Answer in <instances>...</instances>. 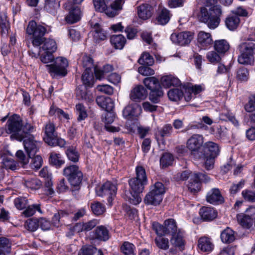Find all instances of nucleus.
Returning <instances> with one entry per match:
<instances>
[{
  "label": "nucleus",
  "mask_w": 255,
  "mask_h": 255,
  "mask_svg": "<svg viewBox=\"0 0 255 255\" xmlns=\"http://www.w3.org/2000/svg\"><path fill=\"white\" fill-rule=\"evenodd\" d=\"M240 52L241 54L238 59L239 63L243 65L251 64L252 56L244 50H240Z\"/></svg>",
  "instance_id": "nucleus-55"
},
{
  "label": "nucleus",
  "mask_w": 255,
  "mask_h": 255,
  "mask_svg": "<svg viewBox=\"0 0 255 255\" xmlns=\"http://www.w3.org/2000/svg\"><path fill=\"white\" fill-rule=\"evenodd\" d=\"M81 1L75 2V1H66L64 4L65 9L69 11V14L65 17L66 21L72 24L78 21L81 18V10L79 7Z\"/></svg>",
  "instance_id": "nucleus-10"
},
{
  "label": "nucleus",
  "mask_w": 255,
  "mask_h": 255,
  "mask_svg": "<svg viewBox=\"0 0 255 255\" xmlns=\"http://www.w3.org/2000/svg\"><path fill=\"white\" fill-rule=\"evenodd\" d=\"M68 159L73 162L79 160V154L78 151L73 147H69L66 151Z\"/></svg>",
  "instance_id": "nucleus-53"
},
{
  "label": "nucleus",
  "mask_w": 255,
  "mask_h": 255,
  "mask_svg": "<svg viewBox=\"0 0 255 255\" xmlns=\"http://www.w3.org/2000/svg\"><path fill=\"white\" fill-rule=\"evenodd\" d=\"M34 129V126L27 122L23 123L19 115L14 114L8 118L5 130L7 133L10 134L11 139L21 141L28 137Z\"/></svg>",
  "instance_id": "nucleus-1"
},
{
  "label": "nucleus",
  "mask_w": 255,
  "mask_h": 255,
  "mask_svg": "<svg viewBox=\"0 0 255 255\" xmlns=\"http://www.w3.org/2000/svg\"><path fill=\"white\" fill-rule=\"evenodd\" d=\"M93 37L96 42L104 40L107 38L105 31L101 27L98 23L95 24L94 27Z\"/></svg>",
  "instance_id": "nucleus-36"
},
{
  "label": "nucleus",
  "mask_w": 255,
  "mask_h": 255,
  "mask_svg": "<svg viewBox=\"0 0 255 255\" xmlns=\"http://www.w3.org/2000/svg\"><path fill=\"white\" fill-rule=\"evenodd\" d=\"M113 70V67L110 64L105 65L102 70L98 67L94 68V73L97 79L101 80L106 77V74Z\"/></svg>",
  "instance_id": "nucleus-35"
},
{
  "label": "nucleus",
  "mask_w": 255,
  "mask_h": 255,
  "mask_svg": "<svg viewBox=\"0 0 255 255\" xmlns=\"http://www.w3.org/2000/svg\"><path fill=\"white\" fill-rule=\"evenodd\" d=\"M198 248L204 252H210L214 249V244L211 239L206 237H201L198 240Z\"/></svg>",
  "instance_id": "nucleus-28"
},
{
  "label": "nucleus",
  "mask_w": 255,
  "mask_h": 255,
  "mask_svg": "<svg viewBox=\"0 0 255 255\" xmlns=\"http://www.w3.org/2000/svg\"><path fill=\"white\" fill-rule=\"evenodd\" d=\"M44 132L43 140L45 143L52 146H59L64 147L66 141L58 136L56 131V128L54 124L50 121L45 124L43 128Z\"/></svg>",
  "instance_id": "nucleus-3"
},
{
  "label": "nucleus",
  "mask_w": 255,
  "mask_h": 255,
  "mask_svg": "<svg viewBox=\"0 0 255 255\" xmlns=\"http://www.w3.org/2000/svg\"><path fill=\"white\" fill-rule=\"evenodd\" d=\"M11 248V243L9 240L5 237H0V249L3 253L4 252L9 253Z\"/></svg>",
  "instance_id": "nucleus-64"
},
{
  "label": "nucleus",
  "mask_w": 255,
  "mask_h": 255,
  "mask_svg": "<svg viewBox=\"0 0 255 255\" xmlns=\"http://www.w3.org/2000/svg\"><path fill=\"white\" fill-rule=\"evenodd\" d=\"M63 175L71 186L79 187L83 179V174L78 166L72 165L65 167L63 170Z\"/></svg>",
  "instance_id": "nucleus-9"
},
{
  "label": "nucleus",
  "mask_w": 255,
  "mask_h": 255,
  "mask_svg": "<svg viewBox=\"0 0 255 255\" xmlns=\"http://www.w3.org/2000/svg\"><path fill=\"white\" fill-rule=\"evenodd\" d=\"M115 118V114L113 111L107 112L104 117H103L102 120L105 124V128L107 131L115 132L120 130V128L119 127H114L110 125V124L114 121Z\"/></svg>",
  "instance_id": "nucleus-20"
},
{
  "label": "nucleus",
  "mask_w": 255,
  "mask_h": 255,
  "mask_svg": "<svg viewBox=\"0 0 255 255\" xmlns=\"http://www.w3.org/2000/svg\"><path fill=\"white\" fill-rule=\"evenodd\" d=\"M49 162L51 164L58 168L64 163V161L61 159L60 154L51 153L49 157Z\"/></svg>",
  "instance_id": "nucleus-46"
},
{
  "label": "nucleus",
  "mask_w": 255,
  "mask_h": 255,
  "mask_svg": "<svg viewBox=\"0 0 255 255\" xmlns=\"http://www.w3.org/2000/svg\"><path fill=\"white\" fill-rule=\"evenodd\" d=\"M92 212L96 216L102 215L106 211L105 206L101 203L95 201L91 204Z\"/></svg>",
  "instance_id": "nucleus-47"
},
{
  "label": "nucleus",
  "mask_w": 255,
  "mask_h": 255,
  "mask_svg": "<svg viewBox=\"0 0 255 255\" xmlns=\"http://www.w3.org/2000/svg\"><path fill=\"white\" fill-rule=\"evenodd\" d=\"M217 51H210L207 54L206 57L212 63H219L221 60V57Z\"/></svg>",
  "instance_id": "nucleus-61"
},
{
  "label": "nucleus",
  "mask_w": 255,
  "mask_h": 255,
  "mask_svg": "<svg viewBox=\"0 0 255 255\" xmlns=\"http://www.w3.org/2000/svg\"><path fill=\"white\" fill-rule=\"evenodd\" d=\"M150 191L144 199L146 205L157 206L160 204L163 199V195L165 192V187L160 182H156L150 188Z\"/></svg>",
  "instance_id": "nucleus-6"
},
{
  "label": "nucleus",
  "mask_w": 255,
  "mask_h": 255,
  "mask_svg": "<svg viewBox=\"0 0 255 255\" xmlns=\"http://www.w3.org/2000/svg\"><path fill=\"white\" fill-rule=\"evenodd\" d=\"M143 83L150 91L161 86L158 80L154 77L145 78L143 80Z\"/></svg>",
  "instance_id": "nucleus-40"
},
{
  "label": "nucleus",
  "mask_w": 255,
  "mask_h": 255,
  "mask_svg": "<svg viewBox=\"0 0 255 255\" xmlns=\"http://www.w3.org/2000/svg\"><path fill=\"white\" fill-rule=\"evenodd\" d=\"M193 38V34L189 31L172 33L170 36V39L173 43L181 46L188 45Z\"/></svg>",
  "instance_id": "nucleus-13"
},
{
  "label": "nucleus",
  "mask_w": 255,
  "mask_h": 255,
  "mask_svg": "<svg viewBox=\"0 0 255 255\" xmlns=\"http://www.w3.org/2000/svg\"><path fill=\"white\" fill-rule=\"evenodd\" d=\"M197 42L201 47L204 49L210 47L213 43V39L211 34L203 31H200L198 34Z\"/></svg>",
  "instance_id": "nucleus-21"
},
{
  "label": "nucleus",
  "mask_w": 255,
  "mask_h": 255,
  "mask_svg": "<svg viewBox=\"0 0 255 255\" xmlns=\"http://www.w3.org/2000/svg\"><path fill=\"white\" fill-rule=\"evenodd\" d=\"M200 215L204 221H208L215 219L217 216V212L212 208L203 207L200 209Z\"/></svg>",
  "instance_id": "nucleus-27"
},
{
  "label": "nucleus",
  "mask_w": 255,
  "mask_h": 255,
  "mask_svg": "<svg viewBox=\"0 0 255 255\" xmlns=\"http://www.w3.org/2000/svg\"><path fill=\"white\" fill-rule=\"evenodd\" d=\"M141 111V107L137 104H131L126 106L123 111V116L127 119L137 117Z\"/></svg>",
  "instance_id": "nucleus-24"
},
{
  "label": "nucleus",
  "mask_w": 255,
  "mask_h": 255,
  "mask_svg": "<svg viewBox=\"0 0 255 255\" xmlns=\"http://www.w3.org/2000/svg\"><path fill=\"white\" fill-rule=\"evenodd\" d=\"M0 28L1 34H6L9 28V24L7 16L4 12L0 13Z\"/></svg>",
  "instance_id": "nucleus-45"
},
{
  "label": "nucleus",
  "mask_w": 255,
  "mask_h": 255,
  "mask_svg": "<svg viewBox=\"0 0 255 255\" xmlns=\"http://www.w3.org/2000/svg\"><path fill=\"white\" fill-rule=\"evenodd\" d=\"M147 95L146 90L143 86L138 85L134 87L130 94V98L135 102H139L144 100Z\"/></svg>",
  "instance_id": "nucleus-19"
},
{
  "label": "nucleus",
  "mask_w": 255,
  "mask_h": 255,
  "mask_svg": "<svg viewBox=\"0 0 255 255\" xmlns=\"http://www.w3.org/2000/svg\"><path fill=\"white\" fill-rule=\"evenodd\" d=\"M173 156L169 153H164L162 154L160 158V164L163 167H166L170 165L173 162Z\"/></svg>",
  "instance_id": "nucleus-59"
},
{
  "label": "nucleus",
  "mask_w": 255,
  "mask_h": 255,
  "mask_svg": "<svg viewBox=\"0 0 255 255\" xmlns=\"http://www.w3.org/2000/svg\"><path fill=\"white\" fill-rule=\"evenodd\" d=\"M25 186L32 190H37L42 185L41 182L38 179L34 178L25 181Z\"/></svg>",
  "instance_id": "nucleus-58"
},
{
  "label": "nucleus",
  "mask_w": 255,
  "mask_h": 255,
  "mask_svg": "<svg viewBox=\"0 0 255 255\" xmlns=\"http://www.w3.org/2000/svg\"><path fill=\"white\" fill-rule=\"evenodd\" d=\"M163 92L162 90L161 87L152 90L150 91L149 95V100L153 103H158L160 99L163 96Z\"/></svg>",
  "instance_id": "nucleus-44"
},
{
  "label": "nucleus",
  "mask_w": 255,
  "mask_h": 255,
  "mask_svg": "<svg viewBox=\"0 0 255 255\" xmlns=\"http://www.w3.org/2000/svg\"><path fill=\"white\" fill-rule=\"evenodd\" d=\"M75 110L78 115V121L84 120L88 116L86 108L82 104H78L75 106Z\"/></svg>",
  "instance_id": "nucleus-50"
},
{
  "label": "nucleus",
  "mask_w": 255,
  "mask_h": 255,
  "mask_svg": "<svg viewBox=\"0 0 255 255\" xmlns=\"http://www.w3.org/2000/svg\"><path fill=\"white\" fill-rule=\"evenodd\" d=\"M221 239L223 243L233 242L235 239L234 232L230 228H227L221 233Z\"/></svg>",
  "instance_id": "nucleus-39"
},
{
  "label": "nucleus",
  "mask_w": 255,
  "mask_h": 255,
  "mask_svg": "<svg viewBox=\"0 0 255 255\" xmlns=\"http://www.w3.org/2000/svg\"><path fill=\"white\" fill-rule=\"evenodd\" d=\"M112 45L117 49H122L126 42V39L122 34L113 35L110 38Z\"/></svg>",
  "instance_id": "nucleus-33"
},
{
  "label": "nucleus",
  "mask_w": 255,
  "mask_h": 255,
  "mask_svg": "<svg viewBox=\"0 0 255 255\" xmlns=\"http://www.w3.org/2000/svg\"><path fill=\"white\" fill-rule=\"evenodd\" d=\"M254 42H255V32L249 35L247 41L239 45V50H244L249 55L253 56L255 54V43Z\"/></svg>",
  "instance_id": "nucleus-17"
},
{
  "label": "nucleus",
  "mask_w": 255,
  "mask_h": 255,
  "mask_svg": "<svg viewBox=\"0 0 255 255\" xmlns=\"http://www.w3.org/2000/svg\"><path fill=\"white\" fill-rule=\"evenodd\" d=\"M117 188L116 185L110 182L107 181L105 183L100 189L101 194H99V196L107 195L108 196V201L109 203H111L113 197L115 196L117 193Z\"/></svg>",
  "instance_id": "nucleus-15"
},
{
  "label": "nucleus",
  "mask_w": 255,
  "mask_h": 255,
  "mask_svg": "<svg viewBox=\"0 0 255 255\" xmlns=\"http://www.w3.org/2000/svg\"><path fill=\"white\" fill-rule=\"evenodd\" d=\"M60 6V1H45L44 9L49 13H54Z\"/></svg>",
  "instance_id": "nucleus-52"
},
{
  "label": "nucleus",
  "mask_w": 255,
  "mask_h": 255,
  "mask_svg": "<svg viewBox=\"0 0 255 255\" xmlns=\"http://www.w3.org/2000/svg\"><path fill=\"white\" fill-rule=\"evenodd\" d=\"M135 172L136 176L132 178L147 184L148 180L145 169L142 166H138L136 167Z\"/></svg>",
  "instance_id": "nucleus-43"
},
{
  "label": "nucleus",
  "mask_w": 255,
  "mask_h": 255,
  "mask_svg": "<svg viewBox=\"0 0 255 255\" xmlns=\"http://www.w3.org/2000/svg\"><path fill=\"white\" fill-rule=\"evenodd\" d=\"M153 11V7L147 3H143L137 7V14L141 19L145 20L150 18Z\"/></svg>",
  "instance_id": "nucleus-25"
},
{
  "label": "nucleus",
  "mask_w": 255,
  "mask_h": 255,
  "mask_svg": "<svg viewBox=\"0 0 255 255\" xmlns=\"http://www.w3.org/2000/svg\"><path fill=\"white\" fill-rule=\"evenodd\" d=\"M94 235L95 239L102 241H106L110 238L109 231L103 226L96 228L94 231Z\"/></svg>",
  "instance_id": "nucleus-32"
},
{
  "label": "nucleus",
  "mask_w": 255,
  "mask_h": 255,
  "mask_svg": "<svg viewBox=\"0 0 255 255\" xmlns=\"http://www.w3.org/2000/svg\"><path fill=\"white\" fill-rule=\"evenodd\" d=\"M202 151L204 155L201 158L208 156L216 157L219 154L220 148L217 143L208 141L203 145Z\"/></svg>",
  "instance_id": "nucleus-16"
},
{
  "label": "nucleus",
  "mask_w": 255,
  "mask_h": 255,
  "mask_svg": "<svg viewBox=\"0 0 255 255\" xmlns=\"http://www.w3.org/2000/svg\"><path fill=\"white\" fill-rule=\"evenodd\" d=\"M130 191L126 192V200L133 205L138 204L141 201L140 194L143 192L146 184L132 178L128 180Z\"/></svg>",
  "instance_id": "nucleus-5"
},
{
  "label": "nucleus",
  "mask_w": 255,
  "mask_h": 255,
  "mask_svg": "<svg viewBox=\"0 0 255 255\" xmlns=\"http://www.w3.org/2000/svg\"><path fill=\"white\" fill-rule=\"evenodd\" d=\"M204 137L199 134H193L187 141L186 146L196 159H200L204 155L203 153Z\"/></svg>",
  "instance_id": "nucleus-7"
},
{
  "label": "nucleus",
  "mask_w": 255,
  "mask_h": 255,
  "mask_svg": "<svg viewBox=\"0 0 255 255\" xmlns=\"http://www.w3.org/2000/svg\"><path fill=\"white\" fill-rule=\"evenodd\" d=\"M24 227L31 232L36 231L39 227L38 219L33 218L27 220L25 222Z\"/></svg>",
  "instance_id": "nucleus-57"
},
{
  "label": "nucleus",
  "mask_w": 255,
  "mask_h": 255,
  "mask_svg": "<svg viewBox=\"0 0 255 255\" xmlns=\"http://www.w3.org/2000/svg\"><path fill=\"white\" fill-rule=\"evenodd\" d=\"M93 1L95 9L100 12L105 13L109 17H114L117 14L116 11L122 8L123 1H114L108 4L109 1Z\"/></svg>",
  "instance_id": "nucleus-8"
},
{
  "label": "nucleus",
  "mask_w": 255,
  "mask_h": 255,
  "mask_svg": "<svg viewBox=\"0 0 255 255\" xmlns=\"http://www.w3.org/2000/svg\"><path fill=\"white\" fill-rule=\"evenodd\" d=\"M82 64L83 67L85 68V71L92 70V69L94 70V68L96 67L93 64L92 58L87 55H84L83 56Z\"/></svg>",
  "instance_id": "nucleus-54"
},
{
  "label": "nucleus",
  "mask_w": 255,
  "mask_h": 255,
  "mask_svg": "<svg viewBox=\"0 0 255 255\" xmlns=\"http://www.w3.org/2000/svg\"><path fill=\"white\" fill-rule=\"evenodd\" d=\"M42 47H39V50H42L45 52L53 53L57 49V45L55 41L52 39L45 38L42 43Z\"/></svg>",
  "instance_id": "nucleus-34"
},
{
  "label": "nucleus",
  "mask_w": 255,
  "mask_h": 255,
  "mask_svg": "<svg viewBox=\"0 0 255 255\" xmlns=\"http://www.w3.org/2000/svg\"><path fill=\"white\" fill-rule=\"evenodd\" d=\"M225 23L226 27L229 30H234L239 26L240 23V19L237 15L231 14L226 18Z\"/></svg>",
  "instance_id": "nucleus-30"
},
{
  "label": "nucleus",
  "mask_w": 255,
  "mask_h": 255,
  "mask_svg": "<svg viewBox=\"0 0 255 255\" xmlns=\"http://www.w3.org/2000/svg\"><path fill=\"white\" fill-rule=\"evenodd\" d=\"M98 106L104 109L106 112L112 111L114 108V103L109 97L98 96L96 99Z\"/></svg>",
  "instance_id": "nucleus-23"
},
{
  "label": "nucleus",
  "mask_w": 255,
  "mask_h": 255,
  "mask_svg": "<svg viewBox=\"0 0 255 255\" xmlns=\"http://www.w3.org/2000/svg\"><path fill=\"white\" fill-rule=\"evenodd\" d=\"M173 131L172 125L169 124H165L161 128H158L156 133L157 139L164 142V137L171 136Z\"/></svg>",
  "instance_id": "nucleus-26"
},
{
  "label": "nucleus",
  "mask_w": 255,
  "mask_h": 255,
  "mask_svg": "<svg viewBox=\"0 0 255 255\" xmlns=\"http://www.w3.org/2000/svg\"><path fill=\"white\" fill-rule=\"evenodd\" d=\"M161 84L166 88L171 86H178L180 84V80L171 75L162 76L160 79Z\"/></svg>",
  "instance_id": "nucleus-31"
},
{
  "label": "nucleus",
  "mask_w": 255,
  "mask_h": 255,
  "mask_svg": "<svg viewBox=\"0 0 255 255\" xmlns=\"http://www.w3.org/2000/svg\"><path fill=\"white\" fill-rule=\"evenodd\" d=\"M206 200L213 205H219L223 203L224 201V198L218 188H213L208 192L206 195Z\"/></svg>",
  "instance_id": "nucleus-18"
},
{
  "label": "nucleus",
  "mask_w": 255,
  "mask_h": 255,
  "mask_svg": "<svg viewBox=\"0 0 255 255\" xmlns=\"http://www.w3.org/2000/svg\"><path fill=\"white\" fill-rule=\"evenodd\" d=\"M139 64L142 65L151 66L154 63V59L147 52H144L138 60Z\"/></svg>",
  "instance_id": "nucleus-48"
},
{
  "label": "nucleus",
  "mask_w": 255,
  "mask_h": 255,
  "mask_svg": "<svg viewBox=\"0 0 255 255\" xmlns=\"http://www.w3.org/2000/svg\"><path fill=\"white\" fill-rule=\"evenodd\" d=\"M156 246L160 249L166 250L169 248V241L167 238L159 237L155 239Z\"/></svg>",
  "instance_id": "nucleus-62"
},
{
  "label": "nucleus",
  "mask_w": 255,
  "mask_h": 255,
  "mask_svg": "<svg viewBox=\"0 0 255 255\" xmlns=\"http://www.w3.org/2000/svg\"><path fill=\"white\" fill-rule=\"evenodd\" d=\"M26 209L23 211V214L26 217H30L34 214L36 211L41 212L39 204H33L29 205L25 208Z\"/></svg>",
  "instance_id": "nucleus-56"
},
{
  "label": "nucleus",
  "mask_w": 255,
  "mask_h": 255,
  "mask_svg": "<svg viewBox=\"0 0 255 255\" xmlns=\"http://www.w3.org/2000/svg\"><path fill=\"white\" fill-rule=\"evenodd\" d=\"M166 235H172L180 229H178L176 221L173 219L166 220L164 222Z\"/></svg>",
  "instance_id": "nucleus-37"
},
{
  "label": "nucleus",
  "mask_w": 255,
  "mask_h": 255,
  "mask_svg": "<svg viewBox=\"0 0 255 255\" xmlns=\"http://www.w3.org/2000/svg\"><path fill=\"white\" fill-rule=\"evenodd\" d=\"M67 60L63 57L56 58L54 62L50 65H46L48 72L53 76H65L67 74L66 68L68 66Z\"/></svg>",
  "instance_id": "nucleus-11"
},
{
  "label": "nucleus",
  "mask_w": 255,
  "mask_h": 255,
  "mask_svg": "<svg viewBox=\"0 0 255 255\" xmlns=\"http://www.w3.org/2000/svg\"><path fill=\"white\" fill-rule=\"evenodd\" d=\"M171 15L168 9L159 5L156 17L157 22L159 24L165 25L169 22Z\"/></svg>",
  "instance_id": "nucleus-22"
},
{
  "label": "nucleus",
  "mask_w": 255,
  "mask_h": 255,
  "mask_svg": "<svg viewBox=\"0 0 255 255\" xmlns=\"http://www.w3.org/2000/svg\"><path fill=\"white\" fill-rule=\"evenodd\" d=\"M168 96L170 100L178 101L183 97V93L179 89H172L168 91Z\"/></svg>",
  "instance_id": "nucleus-51"
},
{
  "label": "nucleus",
  "mask_w": 255,
  "mask_h": 255,
  "mask_svg": "<svg viewBox=\"0 0 255 255\" xmlns=\"http://www.w3.org/2000/svg\"><path fill=\"white\" fill-rule=\"evenodd\" d=\"M46 28L41 25H38L34 20H31L27 25L26 33L32 35V44L34 47H39L44 41Z\"/></svg>",
  "instance_id": "nucleus-4"
},
{
  "label": "nucleus",
  "mask_w": 255,
  "mask_h": 255,
  "mask_svg": "<svg viewBox=\"0 0 255 255\" xmlns=\"http://www.w3.org/2000/svg\"><path fill=\"white\" fill-rule=\"evenodd\" d=\"M242 195L246 201L251 203L255 202V191L246 189L242 191Z\"/></svg>",
  "instance_id": "nucleus-63"
},
{
  "label": "nucleus",
  "mask_w": 255,
  "mask_h": 255,
  "mask_svg": "<svg viewBox=\"0 0 255 255\" xmlns=\"http://www.w3.org/2000/svg\"><path fill=\"white\" fill-rule=\"evenodd\" d=\"M214 47L216 51L220 54H225L230 49L229 43L225 39L215 40Z\"/></svg>",
  "instance_id": "nucleus-29"
},
{
  "label": "nucleus",
  "mask_w": 255,
  "mask_h": 255,
  "mask_svg": "<svg viewBox=\"0 0 255 255\" xmlns=\"http://www.w3.org/2000/svg\"><path fill=\"white\" fill-rule=\"evenodd\" d=\"M97 252V248L92 246H84L80 249L78 255H94Z\"/></svg>",
  "instance_id": "nucleus-60"
},
{
  "label": "nucleus",
  "mask_w": 255,
  "mask_h": 255,
  "mask_svg": "<svg viewBox=\"0 0 255 255\" xmlns=\"http://www.w3.org/2000/svg\"><path fill=\"white\" fill-rule=\"evenodd\" d=\"M28 138L24 140L23 145L28 157H31L38 151L40 143L34 140L33 136L30 134Z\"/></svg>",
  "instance_id": "nucleus-14"
},
{
  "label": "nucleus",
  "mask_w": 255,
  "mask_h": 255,
  "mask_svg": "<svg viewBox=\"0 0 255 255\" xmlns=\"http://www.w3.org/2000/svg\"><path fill=\"white\" fill-rule=\"evenodd\" d=\"M134 245L128 242H125L121 247L122 252L125 255H134Z\"/></svg>",
  "instance_id": "nucleus-49"
},
{
  "label": "nucleus",
  "mask_w": 255,
  "mask_h": 255,
  "mask_svg": "<svg viewBox=\"0 0 255 255\" xmlns=\"http://www.w3.org/2000/svg\"><path fill=\"white\" fill-rule=\"evenodd\" d=\"M83 84L88 87H92L94 82L93 70L84 71L82 76Z\"/></svg>",
  "instance_id": "nucleus-42"
},
{
  "label": "nucleus",
  "mask_w": 255,
  "mask_h": 255,
  "mask_svg": "<svg viewBox=\"0 0 255 255\" xmlns=\"http://www.w3.org/2000/svg\"><path fill=\"white\" fill-rule=\"evenodd\" d=\"M237 219L238 223L245 228L249 229L252 226L253 221L246 214H238Z\"/></svg>",
  "instance_id": "nucleus-41"
},
{
  "label": "nucleus",
  "mask_w": 255,
  "mask_h": 255,
  "mask_svg": "<svg viewBox=\"0 0 255 255\" xmlns=\"http://www.w3.org/2000/svg\"><path fill=\"white\" fill-rule=\"evenodd\" d=\"M171 243L175 247L182 248L184 242L183 239V234L180 230L171 235Z\"/></svg>",
  "instance_id": "nucleus-38"
},
{
  "label": "nucleus",
  "mask_w": 255,
  "mask_h": 255,
  "mask_svg": "<svg viewBox=\"0 0 255 255\" xmlns=\"http://www.w3.org/2000/svg\"><path fill=\"white\" fill-rule=\"evenodd\" d=\"M209 180L210 178L206 174L194 173V174L191 176L187 185L188 190L190 192L194 194L200 190L201 182H207Z\"/></svg>",
  "instance_id": "nucleus-12"
},
{
  "label": "nucleus",
  "mask_w": 255,
  "mask_h": 255,
  "mask_svg": "<svg viewBox=\"0 0 255 255\" xmlns=\"http://www.w3.org/2000/svg\"><path fill=\"white\" fill-rule=\"evenodd\" d=\"M204 6L200 8V20L206 23L210 29H215L219 25L222 15L221 6L217 2L206 1Z\"/></svg>",
  "instance_id": "nucleus-2"
}]
</instances>
